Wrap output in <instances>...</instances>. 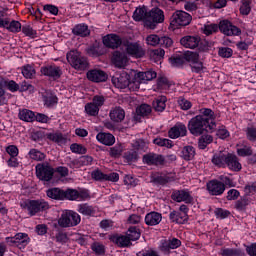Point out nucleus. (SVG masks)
Listing matches in <instances>:
<instances>
[{"mask_svg": "<svg viewBox=\"0 0 256 256\" xmlns=\"http://www.w3.org/2000/svg\"><path fill=\"white\" fill-rule=\"evenodd\" d=\"M112 62L115 65V67H118L119 69H123V67L127 66V63L129 62V58H127V55H125V53L116 51L112 56Z\"/></svg>", "mask_w": 256, "mask_h": 256, "instance_id": "nucleus-22", "label": "nucleus"}, {"mask_svg": "<svg viewBox=\"0 0 256 256\" xmlns=\"http://www.w3.org/2000/svg\"><path fill=\"white\" fill-rule=\"evenodd\" d=\"M132 77V83L130 84V91H139L141 83H147V81H153L157 77V72L149 70L146 72H137L132 70L130 72Z\"/></svg>", "mask_w": 256, "mask_h": 256, "instance_id": "nucleus-2", "label": "nucleus"}, {"mask_svg": "<svg viewBox=\"0 0 256 256\" xmlns=\"http://www.w3.org/2000/svg\"><path fill=\"white\" fill-rule=\"evenodd\" d=\"M81 223V216L77 212L65 210L58 219V225L63 228L77 227Z\"/></svg>", "mask_w": 256, "mask_h": 256, "instance_id": "nucleus-5", "label": "nucleus"}, {"mask_svg": "<svg viewBox=\"0 0 256 256\" xmlns=\"http://www.w3.org/2000/svg\"><path fill=\"white\" fill-rule=\"evenodd\" d=\"M222 256H245L241 249L226 248L221 251Z\"/></svg>", "mask_w": 256, "mask_h": 256, "instance_id": "nucleus-42", "label": "nucleus"}, {"mask_svg": "<svg viewBox=\"0 0 256 256\" xmlns=\"http://www.w3.org/2000/svg\"><path fill=\"white\" fill-rule=\"evenodd\" d=\"M85 112L87 113V115L95 117L96 115H99V108L96 105H94L93 102H90L85 105Z\"/></svg>", "mask_w": 256, "mask_h": 256, "instance_id": "nucleus-47", "label": "nucleus"}, {"mask_svg": "<svg viewBox=\"0 0 256 256\" xmlns=\"http://www.w3.org/2000/svg\"><path fill=\"white\" fill-rule=\"evenodd\" d=\"M56 103H57V96L53 94L44 96V105H46V107H53V105H56Z\"/></svg>", "mask_w": 256, "mask_h": 256, "instance_id": "nucleus-56", "label": "nucleus"}, {"mask_svg": "<svg viewBox=\"0 0 256 256\" xmlns=\"http://www.w3.org/2000/svg\"><path fill=\"white\" fill-rule=\"evenodd\" d=\"M246 137L249 141H256V128L250 127L246 130Z\"/></svg>", "mask_w": 256, "mask_h": 256, "instance_id": "nucleus-64", "label": "nucleus"}, {"mask_svg": "<svg viewBox=\"0 0 256 256\" xmlns=\"http://www.w3.org/2000/svg\"><path fill=\"white\" fill-rule=\"evenodd\" d=\"M41 73L45 77H49V79H52L53 81H57L63 75V70L61 67L55 65V64H48L46 66H43L41 68Z\"/></svg>", "mask_w": 256, "mask_h": 256, "instance_id": "nucleus-8", "label": "nucleus"}, {"mask_svg": "<svg viewBox=\"0 0 256 256\" xmlns=\"http://www.w3.org/2000/svg\"><path fill=\"white\" fill-rule=\"evenodd\" d=\"M137 115L140 117H145L151 113V106L148 104H142L138 108H136Z\"/></svg>", "mask_w": 256, "mask_h": 256, "instance_id": "nucleus-49", "label": "nucleus"}, {"mask_svg": "<svg viewBox=\"0 0 256 256\" xmlns=\"http://www.w3.org/2000/svg\"><path fill=\"white\" fill-rule=\"evenodd\" d=\"M21 207L33 217L37 215V213L47 211V209H49V203L45 202V200H27L21 204Z\"/></svg>", "mask_w": 256, "mask_h": 256, "instance_id": "nucleus-3", "label": "nucleus"}, {"mask_svg": "<svg viewBox=\"0 0 256 256\" xmlns=\"http://www.w3.org/2000/svg\"><path fill=\"white\" fill-rule=\"evenodd\" d=\"M226 167L230 169V171H241L242 166L239 163V158L233 154H228V158L226 160Z\"/></svg>", "mask_w": 256, "mask_h": 256, "instance_id": "nucleus-26", "label": "nucleus"}, {"mask_svg": "<svg viewBox=\"0 0 256 256\" xmlns=\"http://www.w3.org/2000/svg\"><path fill=\"white\" fill-rule=\"evenodd\" d=\"M74 35H80V37H87L89 35V27L85 24H78L73 28Z\"/></svg>", "mask_w": 256, "mask_h": 256, "instance_id": "nucleus-36", "label": "nucleus"}, {"mask_svg": "<svg viewBox=\"0 0 256 256\" xmlns=\"http://www.w3.org/2000/svg\"><path fill=\"white\" fill-rule=\"evenodd\" d=\"M110 119L114 121V123H121L123 119H125V110L121 107H115L110 110Z\"/></svg>", "mask_w": 256, "mask_h": 256, "instance_id": "nucleus-27", "label": "nucleus"}, {"mask_svg": "<svg viewBox=\"0 0 256 256\" xmlns=\"http://www.w3.org/2000/svg\"><path fill=\"white\" fill-rule=\"evenodd\" d=\"M123 153V144H116L115 146L111 147L109 150L110 157H121Z\"/></svg>", "mask_w": 256, "mask_h": 256, "instance_id": "nucleus-48", "label": "nucleus"}, {"mask_svg": "<svg viewBox=\"0 0 256 256\" xmlns=\"http://www.w3.org/2000/svg\"><path fill=\"white\" fill-rule=\"evenodd\" d=\"M84 197H89V194L79 193L75 189L64 190V199H68L69 201H77V199H84Z\"/></svg>", "mask_w": 256, "mask_h": 256, "instance_id": "nucleus-25", "label": "nucleus"}, {"mask_svg": "<svg viewBox=\"0 0 256 256\" xmlns=\"http://www.w3.org/2000/svg\"><path fill=\"white\" fill-rule=\"evenodd\" d=\"M237 155H239V157H249L253 155V149L247 144H244L243 146H238Z\"/></svg>", "mask_w": 256, "mask_h": 256, "instance_id": "nucleus-40", "label": "nucleus"}, {"mask_svg": "<svg viewBox=\"0 0 256 256\" xmlns=\"http://www.w3.org/2000/svg\"><path fill=\"white\" fill-rule=\"evenodd\" d=\"M78 213H81V215H95V208L93 206H89V204H80L78 205Z\"/></svg>", "mask_w": 256, "mask_h": 256, "instance_id": "nucleus-41", "label": "nucleus"}, {"mask_svg": "<svg viewBox=\"0 0 256 256\" xmlns=\"http://www.w3.org/2000/svg\"><path fill=\"white\" fill-rule=\"evenodd\" d=\"M191 15L183 10H178L172 15V25L185 27L191 23Z\"/></svg>", "mask_w": 256, "mask_h": 256, "instance_id": "nucleus-9", "label": "nucleus"}, {"mask_svg": "<svg viewBox=\"0 0 256 256\" xmlns=\"http://www.w3.org/2000/svg\"><path fill=\"white\" fill-rule=\"evenodd\" d=\"M133 147H134V149H136L137 151H143V152H145V151H147V149H148V144H147V142H145V140H141V139H139V140H136L134 143H133Z\"/></svg>", "mask_w": 256, "mask_h": 256, "instance_id": "nucleus-55", "label": "nucleus"}, {"mask_svg": "<svg viewBox=\"0 0 256 256\" xmlns=\"http://www.w3.org/2000/svg\"><path fill=\"white\" fill-rule=\"evenodd\" d=\"M184 59H186L188 61V63H190V65H192L193 63H195L199 60V54H197L195 52L188 51L185 53Z\"/></svg>", "mask_w": 256, "mask_h": 256, "instance_id": "nucleus-57", "label": "nucleus"}, {"mask_svg": "<svg viewBox=\"0 0 256 256\" xmlns=\"http://www.w3.org/2000/svg\"><path fill=\"white\" fill-rule=\"evenodd\" d=\"M22 75L25 79H33L35 77V68L31 65H25L22 67Z\"/></svg>", "mask_w": 256, "mask_h": 256, "instance_id": "nucleus-45", "label": "nucleus"}, {"mask_svg": "<svg viewBox=\"0 0 256 256\" xmlns=\"http://www.w3.org/2000/svg\"><path fill=\"white\" fill-rule=\"evenodd\" d=\"M47 196L50 197V199L63 201L65 199V190H61L60 188H52L47 191Z\"/></svg>", "mask_w": 256, "mask_h": 256, "instance_id": "nucleus-31", "label": "nucleus"}, {"mask_svg": "<svg viewBox=\"0 0 256 256\" xmlns=\"http://www.w3.org/2000/svg\"><path fill=\"white\" fill-rule=\"evenodd\" d=\"M92 179L95 181H105L106 174L103 173L101 170H94L91 174Z\"/></svg>", "mask_w": 256, "mask_h": 256, "instance_id": "nucleus-62", "label": "nucleus"}, {"mask_svg": "<svg viewBox=\"0 0 256 256\" xmlns=\"http://www.w3.org/2000/svg\"><path fill=\"white\" fill-rule=\"evenodd\" d=\"M122 47L125 49L126 53L132 57L139 58L145 55L143 47H141V45H139L137 42L124 41Z\"/></svg>", "mask_w": 256, "mask_h": 256, "instance_id": "nucleus-10", "label": "nucleus"}, {"mask_svg": "<svg viewBox=\"0 0 256 256\" xmlns=\"http://www.w3.org/2000/svg\"><path fill=\"white\" fill-rule=\"evenodd\" d=\"M96 139L102 145H107L111 147V145H115V136L111 133L100 132L96 135Z\"/></svg>", "mask_w": 256, "mask_h": 256, "instance_id": "nucleus-24", "label": "nucleus"}, {"mask_svg": "<svg viewBox=\"0 0 256 256\" xmlns=\"http://www.w3.org/2000/svg\"><path fill=\"white\" fill-rule=\"evenodd\" d=\"M146 225L150 227H155V225H159L161 221H163V215L159 212H149L146 214L145 219H144Z\"/></svg>", "mask_w": 256, "mask_h": 256, "instance_id": "nucleus-23", "label": "nucleus"}, {"mask_svg": "<svg viewBox=\"0 0 256 256\" xmlns=\"http://www.w3.org/2000/svg\"><path fill=\"white\" fill-rule=\"evenodd\" d=\"M181 157L185 159V161H191V159L195 157V148L193 146H185L182 149Z\"/></svg>", "mask_w": 256, "mask_h": 256, "instance_id": "nucleus-37", "label": "nucleus"}, {"mask_svg": "<svg viewBox=\"0 0 256 256\" xmlns=\"http://www.w3.org/2000/svg\"><path fill=\"white\" fill-rule=\"evenodd\" d=\"M28 155L33 161H43L45 159V154L37 149H31Z\"/></svg>", "mask_w": 256, "mask_h": 256, "instance_id": "nucleus-46", "label": "nucleus"}, {"mask_svg": "<svg viewBox=\"0 0 256 256\" xmlns=\"http://www.w3.org/2000/svg\"><path fill=\"white\" fill-rule=\"evenodd\" d=\"M126 236H128L130 241H137L141 237V230L135 226H131L128 228Z\"/></svg>", "mask_w": 256, "mask_h": 256, "instance_id": "nucleus-34", "label": "nucleus"}, {"mask_svg": "<svg viewBox=\"0 0 256 256\" xmlns=\"http://www.w3.org/2000/svg\"><path fill=\"white\" fill-rule=\"evenodd\" d=\"M165 103H167V97L160 96L153 102V108L155 109V111H165Z\"/></svg>", "mask_w": 256, "mask_h": 256, "instance_id": "nucleus-39", "label": "nucleus"}, {"mask_svg": "<svg viewBox=\"0 0 256 256\" xmlns=\"http://www.w3.org/2000/svg\"><path fill=\"white\" fill-rule=\"evenodd\" d=\"M168 135L170 139H179V137H185V135H187V126L181 122L176 123L174 127L169 130Z\"/></svg>", "mask_w": 256, "mask_h": 256, "instance_id": "nucleus-16", "label": "nucleus"}, {"mask_svg": "<svg viewBox=\"0 0 256 256\" xmlns=\"http://www.w3.org/2000/svg\"><path fill=\"white\" fill-rule=\"evenodd\" d=\"M210 143H213V136L204 135L198 140V147L199 149H207V145Z\"/></svg>", "mask_w": 256, "mask_h": 256, "instance_id": "nucleus-43", "label": "nucleus"}, {"mask_svg": "<svg viewBox=\"0 0 256 256\" xmlns=\"http://www.w3.org/2000/svg\"><path fill=\"white\" fill-rule=\"evenodd\" d=\"M8 243L16 247H25L29 243V236L26 233H18L14 237L6 238Z\"/></svg>", "mask_w": 256, "mask_h": 256, "instance_id": "nucleus-17", "label": "nucleus"}, {"mask_svg": "<svg viewBox=\"0 0 256 256\" xmlns=\"http://www.w3.org/2000/svg\"><path fill=\"white\" fill-rule=\"evenodd\" d=\"M70 151H72V153H77L78 155H85V153H87V148L81 144L74 143L70 146Z\"/></svg>", "mask_w": 256, "mask_h": 256, "instance_id": "nucleus-52", "label": "nucleus"}, {"mask_svg": "<svg viewBox=\"0 0 256 256\" xmlns=\"http://www.w3.org/2000/svg\"><path fill=\"white\" fill-rule=\"evenodd\" d=\"M207 191L210 195H223L225 193V184L218 180H211L206 184Z\"/></svg>", "mask_w": 256, "mask_h": 256, "instance_id": "nucleus-14", "label": "nucleus"}, {"mask_svg": "<svg viewBox=\"0 0 256 256\" xmlns=\"http://www.w3.org/2000/svg\"><path fill=\"white\" fill-rule=\"evenodd\" d=\"M110 241L112 243H116L118 247H129L131 245V241L129 240V237L126 235H112L110 236Z\"/></svg>", "mask_w": 256, "mask_h": 256, "instance_id": "nucleus-28", "label": "nucleus"}, {"mask_svg": "<svg viewBox=\"0 0 256 256\" xmlns=\"http://www.w3.org/2000/svg\"><path fill=\"white\" fill-rule=\"evenodd\" d=\"M87 79L94 83H103V81H107V74L102 70L93 69L87 72Z\"/></svg>", "mask_w": 256, "mask_h": 256, "instance_id": "nucleus-18", "label": "nucleus"}, {"mask_svg": "<svg viewBox=\"0 0 256 256\" xmlns=\"http://www.w3.org/2000/svg\"><path fill=\"white\" fill-rule=\"evenodd\" d=\"M173 201L177 203H193V196L187 190H176L172 193Z\"/></svg>", "mask_w": 256, "mask_h": 256, "instance_id": "nucleus-15", "label": "nucleus"}, {"mask_svg": "<svg viewBox=\"0 0 256 256\" xmlns=\"http://www.w3.org/2000/svg\"><path fill=\"white\" fill-rule=\"evenodd\" d=\"M143 163L146 165H163L165 158L159 154L149 153L143 156Z\"/></svg>", "mask_w": 256, "mask_h": 256, "instance_id": "nucleus-20", "label": "nucleus"}, {"mask_svg": "<svg viewBox=\"0 0 256 256\" xmlns=\"http://www.w3.org/2000/svg\"><path fill=\"white\" fill-rule=\"evenodd\" d=\"M103 45L108 49H119L124 41L117 34H108L102 38Z\"/></svg>", "mask_w": 256, "mask_h": 256, "instance_id": "nucleus-12", "label": "nucleus"}, {"mask_svg": "<svg viewBox=\"0 0 256 256\" xmlns=\"http://www.w3.org/2000/svg\"><path fill=\"white\" fill-rule=\"evenodd\" d=\"M127 223L129 225H139L141 223V217L137 214H132L128 217Z\"/></svg>", "mask_w": 256, "mask_h": 256, "instance_id": "nucleus-63", "label": "nucleus"}, {"mask_svg": "<svg viewBox=\"0 0 256 256\" xmlns=\"http://www.w3.org/2000/svg\"><path fill=\"white\" fill-rule=\"evenodd\" d=\"M165 57V50L162 48L154 49L150 52V58L154 63H159Z\"/></svg>", "mask_w": 256, "mask_h": 256, "instance_id": "nucleus-38", "label": "nucleus"}, {"mask_svg": "<svg viewBox=\"0 0 256 256\" xmlns=\"http://www.w3.org/2000/svg\"><path fill=\"white\" fill-rule=\"evenodd\" d=\"M218 30L219 26H217V24H206L202 29L204 35H213V33H217Z\"/></svg>", "mask_w": 256, "mask_h": 256, "instance_id": "nucleus-50", "label": "nucleus"}, {"mask_svg": "<svg viewBox=\"0 0 256 256\" xmlns=\"http://www.w3.org/2000/svg\"><path fill=\"white\" fill-rule=\"evenodd\" d=\"M219 29L221 33L224 35H227L228 37H233L237 35H241V29H239L237 26L233 25L228 20H222L219 23Z\"/></svg>", "mask_w": 256, "mask_h": 256, "instance_id": "nucleus-13", "label": "nucleus"}, {"mask_svg": "<svg viewBox=\"0 0 256 256\" xmlns=\"http://www.w3.org/2000/svg\"><path fill=\"white\" fill-rule=\"evenodd\" d=\"M200 115H197L189 120L188 131L194 137H199L203 133L210 131L213 132L217 129L215 123V112L209 108H201L199 110Z\"/></svg>", "mask_w": 256, "mask_h": 256, "instance_id": "nucleus-1", "label": "nucleus"}, {"mask_svg": "<svg viewBox=\"0 0 256 256\" xmlns=\"http://www.w3.org/2000/svg\"><path fill=\"white\" fill-rule=\"evenodd\" d=\"M241 15H249L251 13V0H243L240 6Z\"/></svg>", "mask_w": 256, "mask_h": 256, "instance_id": "nucleus-53", "label": "nucleus"}, {"mask_svg": "<svg viewBox=\"0 0 256 256\" xmlns=\"http://www.w3.org/2000/svg\"><path fill=\"white\" fill-rule=\"evenodd\" d=\"M228 155L229 153L227 152H223V151L216 152L212 157L213 165H215L216 167H222V168L227 167Z\"/></svg>", "mask_w": 256, "mask_h": 256, "instance_id": "nucleus-21", "label": "nucleus"}, {"mask_svg": "<svg viewBox=\"0 0 256 256\" xmlns=\"http://www.w3.org/2000/svg\"><path fill=\"white\" fill-rule=\"evenodd\" d=\"M55 170L49 166V164H37L36 165V177L40 179V181H51L53 179V175Z\"/></svg>", "mask_w": 256, "mask_h": 256, "instance_id": "nucleus-7", "label": "nucleus"}, {"mask_svg": "<svg viewBox=\"0 0 256 256\" xmlns=\"http://www.w3.org/2000/svg\"><path fill=\"white\" fill-rule=\"evenodd\" d=\"M163 21H165L163 10L159 8H153L148 13V17L145 19V27H148V29H155L157 23H163Z\"/></svg>", "mask_w": 256, "mask_h": 256, "instance_id": "nucleus-6", "label": "nucleus"}, {"mask_svg": "<svg viewBox=\"0 0 256 256\" xmlns=\"http://www.w3.org/2000/svg\"><path fill=\"white\" fill-rule=\"evenodd\" d=\"M169 219L172 221V223H178L182 225L187 221V214L186 213H181L177 211H172L169 214Z\"/></svg>", "mask_w": 256, "mask_h": 256, "instance_id": "nucleus-30", "label": "nucleus"}, {"mask_svg": "<svg viewBox=\"0 0 256 256\" xmlns=\"http://www.w3.org/2000/svg\"><path fill=\"white\" fill-rule=\"evenodd\" d=\"M214 214L216 215L217 219H227V217L231 215V212L222 208H216Z\"/></svg>", "mask_w": 256, "mask_h": 256, "instance_id": "nucleus-59", "label": "nucleus"}, {"mask_svg": "<svg viewBox=\"0 0 256 256\" xmlns=\"http://www.w3.org/2000/svg\"><path fill=\"white\" fill-rule=\"evenodd\" d=\"M247 205H249V199L244 197V198H241L240 200L236 201L235 208L238 209V211H243V209H245V207H247Z\"/></svg>", "mask_w": 256, "mask_h": 256, "instance_id": "nucleus-61", "label": "nucleus"}, {"mask_svg": "<svg viewBox=\"0 0 256 256\" xmlns=\"http://www.w3.org/2000/svg\"><path fill=\"white\" fill-rule=\"evenodd\" d=\"M146 43L151 47H157V45L160 43V38L157 36V34H150L146 37Z\"/></svg>", "mask_w": 256, "mask_h": 256, "instance_id": "nucleus-54", "label": "nucleus"}, {"mask_svg": "<svg viewBox=\"0 0 256 256\" xmlns=\"http://www.w3.org/2000/svg\"><path fill=\"white\" fill-rule=\"evenodd\" d=\"M18 117L21 119V121L32 123V121L35 119V113L29 109H22L19 111Z\"/></svg>", "mask_w": 256, "mask_h": 256, "instance_id": "nucleus-32", "label": "nucleus"}, {"mask_svg": "<svg viewBox=\"0 0 256 256\" xmlns=\"http://www.w3.org/2000/svg\"><path fill=\"white\" fill-rule=\"evenodd\" d=\"M48 139L60 146L66 145L68 141L67 135H63L59 132L48 134Z\"/></svg>", "mask_w": 256, "mask_h": 256, "instance_id": "nucleus-29", "label": "nucleus"}, {"mask_svg": "<svg viewBox=\"0 0 256 256\" xmlns=\"http://www.w3.org/2000/svg\"><path fill=\"white\" fill-rule=\"evenodd\" d=\"M178 105L181 109H183V111H188V109H191L193 106V104H191V102L185 98H179Z\"/></svg>", "mask_w": 256, "mask_h": 256, "instance_id": "nucleus-60", "label": "nucleus"}, {"mask_svg": "<svg viewBox=\"0 0 256 256\" xmlns=\"http://www.w3.org/2000/svg\"><path fill=\"white\" fill-rule=\"evenodd\" d=\"M180 43L186 49H196L201 43V38L199 36H184L181 38Z\"/></svg>", "mask_w": 256, "mask_h": 256, "instance_id": "nucleus-19", "label": "nucleus"}, {"mask_svg": "<svg viewBox=\"0 0 256 256\" xmlns=\"http://www.w3.org/2000/svg\"><path fill=\"white\" fill-rule=\"evenodd\" d=\"M3 28L7 29L11 33H19V31H21V22L16 21V20L9 21V19H8L7 24H5V26H3Z\"/></svg>", "mask_w": 256, "mask_h": 256, "instance_id": "nucleus-35", "label": "nucleus"}, {"mask_svg": "<svg viewBox=\"0 0 256 256\" xmlns=\"http://www.w3.org/2000/svg\"><path fill=\"white\" fill-rule=\"evenodd\" d=\"M91 249L96 255H105V246L101 243L92 244Z\"/></svg>", "mask_w": 256, "mask_h": 256, "instance_id": "nucleus-58", "label": "nucleus"}, {"mask_svg": "<svg viewBox=\"0 0 256 256\" xmlns=\"http://www.w3.org/2000/svg\"><path fill=\"white\" fill-rule=\"evenodd\" d=\"M149 17V13H147V8H137L133 13L134 21H144Z\"/></svg>", "mask_w": 256, "mask_h": 256, "instance_id": "nucleus-33", "label": "nucleus"}, {"mask_svg": "<svg viewBox=\"0 0 256 256\" xmlns=\"http://www.w3.org/2000/svg\"><path fill=\"white\" fill-rule=\"evenodd\" d=\"M112 82L117 89H126V87L131 89L133 77H131V74H128L127 72H122L118 77H114Z\"/></svg>", "mask_w": 256, "mask_h": 256, "instance_id": "nucleus-11", "label": "nucleus"}, {"mask_svg": "<svg viewBox=\"0 0 256 256\" xmlns=\"http://www.w3.org/2000/svg\"><path fill=\"white\" fill-rule=\"evenodd\" d=\"M1 85H5V87H7V89H9V91H11L12 93H15V91H19V89H20L19 84H17L13 80L2 81Z\"/></svg>", "mask_w": 256, "mask_h": 256, "instance_id": "nucleus-51", "label": "nucleus"}, {"mask_svg": "<svg viewBox=\"0 0 256 256\" xmlns=\"http://www.w3.org/2000/svg\"><path fill=\"white\" fill-rule=\"evenodd\" d=\"M154 145H158V147H167L168 149H171L173 147V141L167 139V138H155L153 140Z\"/></svg>", "mask_w": 256, "mask_h": 256, "instance_id": "nucleus-44", "label": "nucleus"}, {"mask_svg": "<svg viewBox=\"0 0 256 256\" xmlns=\"http://www.w3.org/2000/svg\"><path fill=\"white\" fill-rule=\"evenodd\" d=\"M67 61L70 65L76 69V71H85L89 67L87 58L81 56V53L77 50H72L67 53Z\"/></svg>", "mask_w": 256, "mask_h": 256, "instance_id": "nucleus-4", "label": "nucleus"}]
</instances>
